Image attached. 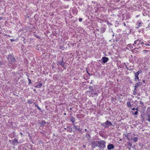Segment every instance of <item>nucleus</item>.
I'll list each match as a JSON object with an SVG mask.
<instances>
[{
	"mask_svg": "<svg viewBox=\"0 0 150 150\" xmlns=\"http://www.w3.org/2000/svg\"><path fill=\"white\" fill-rule=\"evenodd\" d=\"M6 58L8 60V62L9 63L8 66L10 67L13 63L17 61L13 55V53L11 54H9L7 55Z\"/></svg>",
	"mask_w": 150,
	"mask_h": 150,
	"instance_id": "1",
	"label": "nucleus"
},
{
	"mask_svg": "<svg viewBox=\"0 0 150 150\" xmlns=\"http://www.w3.org/2000/svg\"><path fill=\"white\" fill-rule=\"evenodd\" d=\"M106 142L104 140H101L99 141L98 147L100 149L103 150L105 147Z\"/></svg>",
	"mask_w": 150,
	"mask_h": 150,
	"instance_id": "2",
	"label": "nucleus"
},
{
	"mask_svg": "<svg viewBox=\"0 0 150 150\" xmlns=\"http://www.w3.org/2000/svg\"><path fill=\"white\" fill-rule=\"evenodd\" d=\"M102 126H103L105 127H108L112 125L113 127L115 126V125H112V124L108 120H107L105 122L101 124Z\"/></svg>",
	"mask_w": 150,
	"mask_h": 150,
	"instance_id": "3",
	"label": "nucleus"
},
{
	"mask_svg": "<svg viewBox=\"0 0 150 150\" xmlns=\"http://www.w3.org/2000/svg\"><path fill=\"white\" fill-rule=\"evenodd\" d=\"M141 42V39H138L134 41V43L132 44V45L135 47L136 46V45H137L138 46H140V43Z\"/></svg>",
	"mask_w": 150,
	"mask_h": 150,
	"instance_id": "4",
	"label": "nucleus"
},
{
	"mask_svg": "<svg viewBox=\"0 0 150 150\" xmlns=\"http://www.w3.org/2000/svg\"><path fill=\"white\" fill-rule=\"evenodd\" d=\"M99 141H92L91 143V146L92 147L94 148L96 147H98Z\"/></svg>",
	"mask_w": 150,
	"mask_h": 150,
	"instance_id": "5",
	"label": "nucleus"
},
{
	"mask_svg": "<svg viewBox=\"0 0 150 150\" xmlns=\"http://www.w3.org/2000/svg\"><path fill=\"white\" fill-rule=\"evenodd\" d=\"M11 141L12 142V144L14 146L17 145L18 144V140L16 138L11 140Z\"/></svg>",
	"mask_w": 150,
	"mask_h": 150,
	"instance_id": "6",
	"label": "nucleus"
},
{
	"mask_svg": "<svg viewBox=\"0 0 150 150\" xmlns=\"http://www.w3.org/2000/svg\"><path fill=\"white\" fill-rule=\"evenodd\" d=\"M63 58H62V60H59L58 62V63L59 64L61 65L65 69H66V68L64 67V65L65 64V62H64L63 60Z\"/></svg>",
	"mask_w": 150,
	"mask_h": 150,
	"instance_id": "7",
	"label": "nucleus"
},
{
	"mask_svg": "<svg viewBox=\"0 0 150 150\" xmlns=\"http://www.w3.org/2000/svg\"><path fill=\"white\" fill-rule=\"evenodd\" d=\"M102 60V63L103 64H105L109 60V58L106 57H103L101 60Z\"/></svg>",
	"mask_w": 150,
	"mask_h": 150,
	"instance_id": "8",
	"label": "nucleus"
},
{
	"mask_svg": "<svg viewBox=\"0 0 150 150\" xmlns=\"http://www.w3.org/2000/svg\"><path fill=\"white\" fill-rule=\"evenodd\" d=\"M137 26L136 27V29H138L139 27L142 26V22L141 20H138L136 24Z\"/></svg>",
	"mask_w": 150,
	"mask_h": 150,
	"instance_id": "9",
	"label": "nucleus"
},
{
	"mask_svg": "<svg viewBox=\"0 0 150 150\" xmlns=\"http://www.w3.org/2000/svg\"><path fill=\"white\" fill-rule=\"evenodd\" d=\"M134 81H135L137 82V81H139L140 80L139 79V78L138 77L139 75L134 73Z\"/></svg>",
	"mask_w": 150,
	"mask_h": 150,
	"instance_id": "10",
	"label": "nucleus"
},
{
	"mask_svg": "<svg viewBox=\"0 0 150 150\" xmlns=\"http://www.w3.org/2000/svg\"><path fill=\"white\" fill-rule=\"evenodd\" d=\"M115 147L112 144H109L107 146L108 149L109 150H111L114 149Z\"/></svg>",
	"mask_w": 150,
	"mask_h": 150,
	"instance_id": "11",
	"label": "nucleus"
},
{
	"mask_svg": "<svg viewBox=\"0 0 150 150\" xmlns=\"http://www.w3.org/2000/svg\"><path fill=\"white\" fill-rule=\"evenodd\" d=\"M142 84V82H136L135 83V87H138L140 86Z\"/></svg>",
	"mask_w": 150,
	"mask_h": 150,
	"instance_id": "12",
	"label": "nucleus"
},
{
	"mask_svg": "<svg viewBox=\"0 0 150 150\" xmlns=\"http://www.w3.org/2000/svg\"><path fill=\"white\" fill-rule=\"evenodd\" d=\"M39 123L41 127L44 126L46 123L45 121L44 120H42L41 122H39Z\"/></svg>",
	"mask_w": 150,
	"mask_h": 150,
	"instance_id": "13",
	"label": "nucleus"
},
{
	"mask_svg": "<svg viewBox=\"0 0 150 150\" xmlns=\"http://www.w3.org/2000/svg\"><path fill=\"white\" fill-rule=\"evenodd\" d=\"M75 119L74 117L73 116H71V117L70 121L71 122L73 123L74 124V122H75Z\"/></svg>",
	"mask_w": 150,
	"mask_h": 150,
	"instance_id": "14",
	"label": "nucleus"
},
{
	"mask_svg": "<svg viewBox=\"0 0 150 150\" xmlns=\"http://www.w3.org/2000/svg\"><path fill=\"white\" fill-rule=\"evenodd\" d=\"M67 131L68 132H72L73 130H72V129L71 127H67Z\"/></svg>",
	"mask_w": 150,
	"mask_h": 150,
	"instance_id": "15",
	"label": "nucleus"
},
{
	"mask_svg": "<svg viewBox=\"0 0 150 150\" xmlns=\"http://www.w3.org/2000/svg\"><path fill=\"white\" fill-rule=\"evenodd\" d=\"M127 106L130 108H132V105L129 102V101H127Z\"/></svg>",
	"mask_w": 150,
	"mask_h": 150,
	"instance_id": "16",
	"label": "nucleus"
},
{
	"mask_svg": "<svg viewBox=\"0 0 150 150\" xmlns=\"http://www.w3.org/2000/svg\"><path fill=\"white\" fill-rule=\"evenodd\" d=\"M106 30V29L104 28H102L101 30L100 31V33H104Z\"/></svg>",
	"mask_w": 150,
	"mask_h": 150,
	"instance_id": "17",
	"label": "nucleus"
},
{
	"mask_svg": "<svg viewBox=\"0 0 150 150\" xmlns=\"http://www.w3.org/2000/svg\"><path fill=\"white\" fill-rule=\"evenodd\" d=\"M74 125V128H75V129L78 130L79 131L81 132V130L79 128H78L77 127V126L75 125L74 124H73Z\"/></svg>",
	"mask_w": 150,
	"mask_h": 150,
	"instance_id": "18",
	"label": "nucleus"
},
{
	"mask_svg": "<svg viewBox=\"0 0 150 150\" xmlns=\"http://www.w3.org/2000/svg\"><path fill=\"white\" fill-rule=\"evenodd\" d=\"M131 140H133L134 142H136L137 141V137H135L133 139H131Z\"/></svg>",
	"mask_w": 150,
	"mask_h": 150,
	"instance_id": "19",
	"label": "nucleus"
},
{
	"mask_svg": "<svg viewBox=\"0 0 150 150\" xmlns=\"http://www.w3.org/2000/svg\"><path fill=\"white\" fill-rule=\"evenodd\" d=\"M86 137L88 139H90L91 138V136L89 134H87L86 135Z\"/></svg>",
	"mask_w": 150,
	"mask_h": 150,
	"instance_id": "20",
	"label": "nucleus"
},
{
	"mask_svg": "<svg viewBox=\"0 0 150 150\" xmlns=\"http://www.w3.org/2000/svg\"><path fill=\"white\" fill-rule=\"evenodd\" d=\"M127 144L130 147H131L132 146V143L129 142H127Z\"/></svg>",
	"mask_w": 150,
	"mask_h": 150,
	"instance_id": "21",
	"label": "nucleus"
},
{
	"mask_svg": "<svg viewBox=\"0 0 150 150\" xmlns=\"http://www.w3.org/2000/svg\"><path fill=\"white\" fill-rule=\"evenodd\" d=\"M35 107L37 108L38 109V110H39L42 112V110L41 108L39 107L38 105H35Z\"/></svg>",
	"mask_w": 150,
	"mask_h": 150,
	"instance_id": "22",
	"label": "nucleus"
},
{
	"mask_svg": "<svg viewBox=\"0 0 150 150\" xmlns=\"http://www.w3.org/2000/svg\"><path fill=\"white\" fill-rule=\"evenodd\" d=\"M142 72V71L141 70H140L138 71L134 72L135 73L139 75Z\"/></svg>",
	"mask_w": 150,
	"mask_h": 150,
	"instance_id": "23",
	"label": "nucleus"
},
{
	"mask_svg": "<svg viewBox=\"0 0 150 150\" xmlns=\"http://www.w3.org/2000/svg\"><path fill=\"white\" fill-rule=\"evenodd\" d=\"M89 88L90 90H91V91H90L91 92V91H92V92L94 91V89L93 88V87L90 86V87H89Z\"/></svg>",
	"mask_w": 150,
	"mask_h": 150,
	"instance_id": "24",
	"label": "nucleus"
},
{
	"mask_svg": "<svg viewBox=\"0 0 150 150\" xmlns=\"http://www.w3.org/2000/svg\"><path fill=\"white\" fill-rule=\"evenodd\" d=\"M27 103H28V104H32L33 103H34V102H33L32 101H30V100H28V101Z\"/></svg>",
	"mask_w": 150,
	"mask_h": 150,
	"instance_id": "25",
	"label": "nucleus"
},
{
	"mask_svg": "<svg viewBox=\"0 0 150 150\" xmlns=\"http://www.w3.org/2000/svg\"><path fill=\"white\" fill-rule=\"evenodd\" d=\"M42 85V83H40L38 85V88H41Z\"/></svg>",
	"mask_w": 150,
	"mask_h": 150,
	"instance_id": "26",
	"label": "nucleus"
},
{
	"mask_svg": "<svg viewBox=\"0 0 150 150\" xmlns=\"http://www.w3.org/2000/svg\"><path fill=\"white\" fill-rule=\"evenodd\" d=\"M127 46L129 47L131 49H132V48H133V47L131 45H127Z\"/></svg>",
	"mask_w": 150,
	"mask_h": 150,
	"instance_id": "27",
	"label": "nucleus"
},
{
	"mask_svg": "<svg viewBox=\"0 0 150 150\" xmlns=\"http://www.w3.org/2000/svg\"><path fill=\"white\" fill-rule=\"evenodd\" d=\"M91 92L92 94H93L94 95H96L97 96L98 95V93H94V92H92V91H91Z\"/></svg>",
	"mask_w": 150,
	"mask_h": 150,
	"instance_id": "28",
	"label": "nucleus"
},
{
	"mask_svg": "<svg viewBox=\"0 0 150 150\" xmlns=\"http://www.w3.org/2000/svg\"><path fill=\"white\" fill-rule=\"evenodd\" d=\"M28 80L29 84H30L31 83H32V82H31V80L28 78Z\"/></svg>",
	"mask_w": 150,
	"mask_h": 150,
	"instance_id": "29",
	"label": "nucleus"
},
{
	"mask_svg": "<svg viewBox=\"0 0 150 150\" xmlns=\"http://www.w3.org/2000/svg\"><path fill=\"white\" fill-rule=\"evenodd\" d=\"M132 110H136L137 111L138 110V108H132Z\"/></svg>",
	"mask_w": 150,
	"mask_h": 150,
	"instance_id": "30",
	"label": "nucleus"
},
{
	"mask_svg": "<svg viewBox=\"0 0 150 150\" xmlns=\"http://www.w3.org/2000/svg\"><path fill=\"white\" fill-rule=\"evenodd\" d=\"M82 20V18H79V21L80 22H81Z\"/></svg>",
	"mask_w": 150,
	"mask_h": 150,
	"instance_id": "31",
	"label": "nucleus"
},
{
	"mask_svg": "<svg viewBox=\"0 0 150 150\" xmlns=\"http://www.w3.org/2000/svg\"><path fill=\"white\" fill-rule=\"evenodd\" d=\"M146 117L149 118H150V114H148L146 115Z\"/></svg>",
	"mask_w": 150,
	"mask_h": 150,
	"instance_id": "32",
	"label": "nucleus"
},
{
	"mask_svg": "<svg viewBox=\"0 0 150 150\" xmlns=\"http://www.w3.org/2000/svg\"><path fill=\"white\" fill-rule=\"evenodd\" d=\"M138 111L137 110L136 111H135L134 113V114L135 115H137L138 114Z\"/></svg>",
	"mask_w": 150,
	"mask_h": 150,
	"instance_id": "33",
	"label": "nucleus"
},
{
	"mask_svg": "<svg viewBox=\"0 0 150 150\" xmlns=\"http://www.w3.org/2000/svg\"><path fill=\"white\" fill-rule=\"evenodd\" d=\"M125 136H126V137H127V139L128 140H131V139H130V138H129L127 136V135H126Z\"/></svg>",
	"mask_w": 150,
	"mask_h": 150,
	"instance_id": "34",
	"label": "nucleus"
},
{
	"mask_svg": "<svg viewBox=\"0 0 150 150\" xmlns=\"http://www.w3.org/2000/svg\"><path fill=\"white\" fill-rule=\"evenodd\" d=\"M136 91H133V94L134 95H135L136 94Z\"/></svg>",
	"mask_w": 150,
	"mask_h": 150,
	"instance_id": "35",
	"label": "nucleus"
},
{
	"mask_svg": "<svg viewBox=\"0 0 150 150\" xmlns=\"http://www.w3.org/2000/svg\"><path fill=\"white\" fill-rule=\"evenodd\" d=\"M142 82L144 83H146V81L145 80H144L142 81Z\"/></svg>",
	"mask_w": 150,
	"mask_h": 150,
	"instance_id": "36",
	"label": "nucleus"
},
{
	"mask_svg": "<svg viewBox=\"0 0 150 150\" xmlns=\"http://www.w3.org/2000/svg\"><path fill=\"white\" fill-rule=\"evenodd\" d=\"M123 24H124V25L125 26V27L127 26L126 24V23H125V22H123Z\"/></svg>",
	"mask_w": 150,
	"mask_h": 150,
	"instance_id": "37",
	"label": "nucleus"
},
{
	"mask_svg": "<svg viewBox=\"0 0 150 150\" xmlns=\"http://www.w3.org/2000/svg\"><path fill=\"white\" fill-rule=\"evenodd\" d=\"M10 40L11 42H13V41H15V40L13 39H11Z\"/></svg>",
	"mask_w": 150,
	"mask_h": 150,
	"instance_id": "38",
	"label": "nucleus"
},
{
	"mask_svg": "<svg viewBox=\"0 0 150 150\" xmlns=\"http://www.w3.org/2000/svg\"><path fill=\"white\" fill-rule=\"evenodd\" d=\"M146 120L147 121H149L150 122V118H149L148 119H146Z\"/></svg>",
	"mask_w": 150,
	"mask_h": 150,
	"instance_id": "39",
	"label": "nucleus"
},
{
	"mask_svg": "<svg viewBox=\"0 0 150 150\" xmlns=\"http://www.w3.org/2000/svg\"><path fill=\"white\" fill-rule=\"evenodd\" d=\"M125 66H126V67L127 69L128 70H130V69H129V68H128V67L126 66V65H125Z\"/></svg>",
	"mask_w": 150,
	"mask_h": 150,
	"instance_id": "40",
	"label": "nucleus"
},
{
	"mask_svg": "<svg viewBox=\"0 0 150 150\" xmlns=\"http://www.w3.org/2000/svg\"><path fill=\"white\" fill-rule=\"evenodd\" d=\"M140 104H142V105H144L142 101H140Z\"/></svg>",
	"mask_w": 150,
	"mask_h": 150,
	"instance_id": "41",
	"label": "nucleus"
},
{
	"mask_svg": "<svg viewBox=\"0 0 150 150\" xmlns=\"http://www.w3.org/2000/svg\"><path fill=\"white\" fill-rule=\"evenodd\" d=\"M145 45L146 46H150V44H149L148 43H146L145 44Z\"/></svg>",
	"mask_w": 150,
	"mask_h": 150,
	"instance_id": "42",
	"label": "nucleus"
},
{
	"mask_svg": "<svg viewBox=\"0 0 150 150\" xmlns=\"http://www.w3.org/2000/svg\"><path fill=\"white\" fill-rule=\"evenodd\" d=\"M140 44H141V45H143V44H144V43L143 42H140Z\"/></svg>",
	"mask_w": 150,
	"mask_h": 150,
	"instance_id": "43",
	"label": "nucleus"
},
{
	"mask_svg": "<svg viewBox=\"0 0 150 150\" xmlns=\"http://www.w3.org/2000/svg\"><path fill=\"white\" fill-rule=\"evenodd\" d=\"M83 148H85L86 147V146L84 145H83Z\"/></svg>",
	"mask_w": 150,
	"mask_h": 150,
	"instance_id": "44",
	"label": "nucleus"
},
{
	"mask_svg": "<svg viewBox=\"0 0 150 150\" xmlns=\"http://www.w3.org/2000/svg\"><path fill=\"white\" fill-rule=\"evenodd\" d=\"M14 65H12V67H11V68H12V69H14V68H15V67H14Z\"/></svg>",
	"mask_w": 150,
	"mask_h": 150,
	"instance_id": "45",
	"label": "nucleus"
},
{
	"mask_svg": "<svg viewBox=\"0 0 150 150\" xmlns=\"http://www.w3.org/2000/svg\"><path fill=\"white\" fill-rule=\"evenodd\" d=\"M137 87H135V86H134V91H136V88Z\"/></svg>",
	"mask_w": 150,
	"mask_h": 150,
	"instance_id": "46",
	"label": "nucleus"
},
{
	"mask_svg": "<svg viewBox=\"0 0 150 150\" xmlns=\"http://www.w3.org/2000/svg\"><path fill=\"white\" fill-rule=\"evenodd\" d=\"M36 37L37 38H38V39H39V38H40V37L39 36H37Z\"/></svg>",
	"mask_w": 150,
	"mask_h": 150,
	"instance_id": "47",
	"label": "nucleus"
},
{
	"mask_svg": "<svg viewBox=\"0 0 150 150\" xmlns=\"http://www.w3.org/2000/svg\"><path fill=\"white\" fill-rule=\"evenodd\" d=\"M35 87L36 88H38V85L35 86Z\"/></svg>",
	"mask_w": 150,
	"mask_h": 150,
	"instance_id": "48",
	"label": "nucleus"
},
{
	"mask_svg": "<svg viewBox=\"0 0 150 150\" xmlns=\"http://www.w3.org/2000/svg\"><path fill=\"white\" fill-rule=\"evenodd\" d=\"M2 19H3V18L2 17H0V20H1Z\"/></svg>",
	"mask_w": 150,
	"mask_h": 150,
	"instance_id": "49",
	"label": "nucleus"
},
{
	"mask_svg": "<svg viewBox=\"0 0 150 150\" xmlns=\"http://www.w3.org/2000/svg\"><path fill=\"white\" fill-rule=\"evenodd\" d=\"M144 52H146V51H148V50H143Z\"/></svg>",
	"mask_w": 150,
	"mask_h": 150,
	"instance_id": "50",
	"label": "nucleus"
},
{
	"mask_svg": "<svg viewBox=\"0 0 150 150\" xmlns=\"http://www.w3.org/2000/svg\"><path fill=\"white\" fill-rule=\"evenodd\" d=\"M2 64V63H1V62L0 61V66Z\"/></svg>",
	"mask_w": 150,
	"mask_h": 150,
	"instance_id": "51",
	"label": "nucleus"
},
{
	"mask_svg": "<svg viewBox=\"0 0 150 150\" xmlns=\"http://www.w3.org/2000/svg\"><path fill=\"white\" fill-rule=\"evenodd\" d=\"M69 110H72V108H69Z\"/></svg>",
	"mask_w": 150,
	"mask_h": 150,
	"instance_id": "52",
	"label": "nucleus"
},
{
	"mask_svg": "<svg viewBox=\"0 0 150 150\" xmlns=\"http://www.w3.org/2000/svg\"><path fill=\"white\" fill-rule=\"evenodd\" d=\"M130 147H128V149H129V150H130Z\"/></svg>",
	"mask_w": 150,
	"mask_h": 150,
	"instance_id": "53",
	"label": "nucleus"
},
{
	"mask_svg": "<svg viewBox=\"0 0 150 150\" xmlns=\"http://www.w3.org/2000/svg\"><path fill=\"white\" fill-rule=\"evenodd\" d=\"M85 130L86 131H87V129H85Z\"/></svg>",
	"mask_w": 150,
	"mask_h": 150,
	"instance_id": "54",
	"label": "nucleus"
},
{
	"mask_svg": "<svg viewBox=\"0 0 150 150\" xmlns=\"http://www.w3.org/2000/svg\"><path fill=\"white\" fill-rule=\"evenodd\" d=\"M64 115H66V113H64Z\"/></svg>",
	"mask_w": 150,
	"mask_h": 150,
	"instance_id": "55",
	"label": "nucleus"
},
{
	"mask_svg": "<svg viewBox=\"0 0 150 150\" xmlns=\"http://www.w3.org/2000/svg\"><path fill=\"white\" fill-rule=\"evenodd\" d=\"M64 129L65 130H66V129H67V128H64Z\"/></svg>",
	"mask_w": 150,
	"mask_h": 150,
	"instance_id": "56",
	"label": "nucleus"
},
{
	"mask_svg": "<svg viewBox=\"0 0 150 150\" xmlns=\"http://www.w3.org/2000/svg\"><path fill=\"white\" fill-rule=\"evenodd\" d=\"M34 90V91H36V90H35V89H34V90Z\"/></svg>",
	"mask_w": 150,
	"mask_h": 150,
	"instance_id": "57",
	"label": "nucleus"
},
{
	"mask_svg": "<svg viewBox=\"0 0 150 150\" xmlns=\"http://www.w3.org/2000/svg\"><path fill=\"white\" fill-rule=\"evenodd\" d=\"M149 75L150 76V72L149 73Z\"/></svg>",
	"mask_w": 150,
	"mask_h": 150,
	"instance_id": "58",
	"label": "nucleus"
},
{
	"mask_svg": "<svg viewBox=\"0 0 150 150\" xmlns=\"http://www.w3.org/2000/svg\"><path fill=\"white\" fill-rule=\"evenodd\" d=\"M120 141H121V139H120Z\"/></svg>",
	"mask_w": 150,
	"mask_h": 150,
	"instance_id": "59",
	"label": "nucleus"
},
{
	"mask_svg": "<svg viewBox=\"0 0 150 150\" xmlns=\"http://www.w3.org/2000/svg\"><path fill=\"white\" fill-rule=\"evenodd\" d=\"M9 142H11V140H9Z\"/></svg>",
	"mask_w": 150,
	"mask_h": 150,
	"instance_id": "60",
	"label": "nucleus"
},
{
	"mask_svg": "<svg viewBox=\"0 0 150 150\" xmlns=\"http://www.w3.org/2000/svg\"><path fill=\"white\" fill-rule=\"evenodd\" d=\"M137 49V48H135V49Z\"/></svg>",
	"mask_w": 150,
	"mask_h": 150,
	"instance_id": "61",
	"label": "nucleus"
},
{
	"mask_svg": "<svg viewBox=\"0 0 150 150\" xmlns=\"http://www.w3.org/2000/svg\"><path fill=\"white\" fill-rule=\"evenodd\" d=\"M138 99H139V97L138 98Z\"/></svg>",
	"mask_w": 150,
	"mask_h": 150,
	"instance_id": "62",
	"label": "nucleus"
},
{
	"mask_svg": "<svg viewBox=\"0 0 150 150\" xmlns=\"http://www.w3.org/2000/svg\"><path fill=\"white\" fill-rule=\"evenodd\" d=\"M1 115V114H0V116Z\"/></svg>",
	"mask_w": 150,
	"mask_h": 150,
	"instance_id": "63",
	"label": "nucleus"
}]
</instances>
